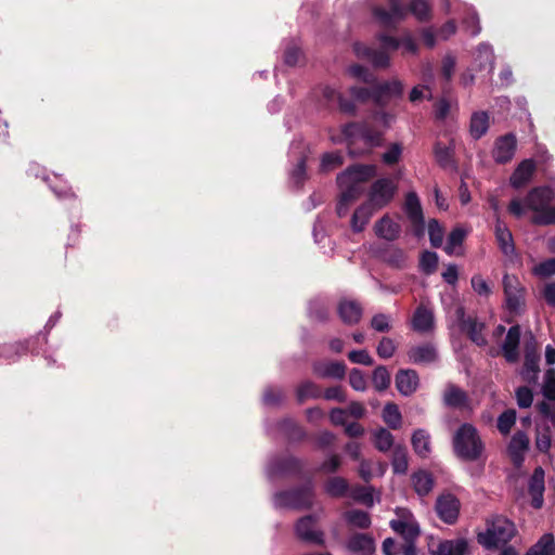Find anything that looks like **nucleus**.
Returning a JSON list of instances; mask_svg holds the SVG:
<instances>
[{
    "label": "nucleus",
    "instance_id": "1",
    "mask_svg": "<svg viewBox=\"0 0 555 555\" xmlns=\"http://www.w3.org/2000/svg\"><path fill=\"white\" fill-rule=\"evenodd\" d=\"M379 48H371L361 42L353 44V51L359 59L369 61L374 67L387 68L390 65L389 53L402 48L403 53L415 54L417 44L410 33H405L401 39L380 34L377 36Z\"/></svg>",
    "mask_w": 555,
    "mask_h": 555
},
{
    "label": "nucleus",
    "instance_id": "2",
    "mask_svg": "<svg viewBox=\"0 0 555 555\" xmlns=\"http://www.w3.org/2000/svg\"><path fill=\"white\" fill-rule=\"evenodd\" d=\"M374 176H376L374 165H354L348 167L337 177L340 196L336 211L339 217H345L348 214L350 205L363 194L365 182Z\"/></svg>",
    "mask_w": 555,
    "mask_h": 555
},
{
    "label": "nucleus",
    "instance_id": "3",
    "mask_svg": "<svg viewBox=\"0 0 555 555\" xmlns=\"http://www.w3.org/2000/svg\"><path fill=\"white\" fill-rule=\"evenodd\" d=\"M388 8L389 10L382 7L373 9V17L382 27L396 26L406 16L408 11L420 21L426 20L429 16V5L425 0H410L408 9L400 0H388Z\"/></svg>",
    "mask_w": 555,
    "mask_h": 555
},
{
    "label": "nucleus",
    "instance_id": "4",
    "mask_svg": "<svg viewBox=\"0 0 555 555\" xmlns=\"http://www.w3.org/2000/svg\"><path fill=\"white\" fill-rule=\"evenodd\" d=\"M455 454L466 461L477 460L483 450V444L477 429L470 424H463L453 437Z\"/></svg>",
    "mask_w": 555,
    "mask_h": 555
},
{
    "label": "nucleus",
    "instance_id": "5",
    "mask_svg": "<svg viewBox=\"0 0 555 555\" xmlns=\"http://www.w3.org/2000/svg\"><path fill=\"white\" fill-rule=\"evenodd\" d=\"M515 534V526L507 518L494 517L488 522L487 530L478 534V542L486 548L506 544Z\"/></svg>",
    "mask_w": 555,
    "mask_h": 555
},
{
    "label": "nucleus",
    "instance_id": "6",
    "mask_svg": "<svg viewBox=\"0 0 555 555\" xmlns=\"http://www.w3.org/2000/svg\"><path fill=\"white\" fill-rule=\"evenodd\" d=\"M341 135L349 144L361 140L369 146L378 145L383 133L373 128L369 121L361 124L350 122L343 127Z\"/></svg>",
    "mask_w": 555,
    "mask_h": 555
},
{
    "label": "nucleus",
    "instance_id": "7",
    "mask_svg": "<svg viewBox=\"0 0 555 555\" xmlns=\"http://www.w3.org/2000/svg\"><path fill=\"white\" fill-rule=\"evenodd\" d=\"M543 396L546 401L539 405L540 413L547 426L555 429V369H547L544 374L542 386Z\"/></svg>",
    "mask_w": 555,
    "mask_h": 555
},
{
    "label": "nucleus",
    "instance_id": "8",
    "mask_svg": "<svg viewBox=\"0 0 555 555\" xmlns=\"http://www.w3.org/2000/svg\"><path fill=\"white\" fill-rule=\"evenodd\" d=\"M396 191L397 184L392 179L380 178L371 185L366 201L379 210L392 201Z\"/></svg>",
    "mask_w": 555,
    "mask_h": 555
},
{
    "label": "nucleus",
    "instance_id": "9",
    "mask_svg": "<svg viewBox=\"0 0 555 555\" xmlns=\"http://www.w3.org/2000/svg\"><path fill=\"white\" fill-rule=\"evenodd\" d=\"M312 502L313 492L311 487L284 491L274 495L276 507L305 508L311 506Z\"/></svg>",
    "mask_w": 555,
    "mask_h": 555
},
{
    "label": "nucleus",
    "instance_id": "10",
    "mask_svg": "<svg viewBox=\"0 0 555 555\" xmlns=\"http://www.w3.org/2000/svg\"><path fill=\"white\" fill-rule=\"evenodd\" d=\"M318 520L319 517L317 515H308L300 518L295 527L297 537L310 544L324 545V532L318 528Z\"/></svg>",
    "mask_w": 555,
    "mask_h": 555
},
{
    "label": "nucleus",
    "instance_id": "11",
    "mask_svg": "<svg viewBox=\"0 0 555 555\" xmlns=\"http://www.w3.org/2000/svg\"><path fill=\"white\" fill-rule=\"evenodd\" d=\"M503 288L507 310L518 313L525 302V291L519 280L514 275L505 274L503 278Z\"/></svg>",
    "mask_w": 555,
    "mask_h": 555
},
{
    "label": "nucleus",
    "instance_id": "12",
    "mask_svg": "<svg viewBox=\"0 0 555 555\" xmlns=\"http://www.w3.org/2000/svg\"><path fill=\"white\" fill-rule=\"evenodd\" d=\"M372 100L380 106L386 105L390 100L400 98L403 94L404 86L399 79H391L382 83H372Z\"/></svg>",
    "mask_w": 555,
    "mask_h": 555
},
{
    "label": "nucleus",
    "instance_id": "13",
    "mask_svg": "<svg viewBox=\"0 0 555 555\" xmlns=\"http://www.w3.org/2000/svg\"><path fill=\"white\" fill-rule=\"evenodd\" d=\"M397 514L399 515V519L390 521L391 529L401 534L406 543L414 542L420 534L417 522L413 516L404 509H398Z\"/></svg>",
    "mask_w": 555,
    "mask_h": 555
},
{
    "label": "nucleus",
    "instance_id": "14",
    "mask_svg": "<svg viewBox=\"0 0 555 555\" xmlns=\"http://www.w3.org/2000/svg\"><path fill=\"white\" fill-rule=\"evenodd\" d=\"M320 92L322 95L323 106L330 107L333 104L337 103L341 112L347 114L354 113V103L350 100H346L336 88L331 86H323L320 88Z\"/></svg>",
    "mask_w": 555,
    "mask_h": 555
},
{
    "label": "nucleus",
    "instance_id": "15",
    "mask_svg": "<svg viewBox=\"0 0 555 555\" xmlns=\"http://www.w3.org/2000/svg\"><path fill=\"white\" fill-rule=\"evenodd\" d=\"M436 511L441 520L453 524L459 516L460 502L451 494L441 495L436 502Z\"/></svg>",
    "mask_w": 555,
    "mask_h": 555
},
{
    "label": "nucleus",
    "instance_id": "16",
    "mask_svg": "<svg viewBox=\"0 0 555 555\" xmlns=\"http://www.w3.org/2000/svg\"><path fill=\"white\" fill-rule=\"evenodd\" d=\"M516 151V138L514 134L508 133L496 139L492 156L496 163L505 164L509 162Z\"/></svg>",
    "mask_w": 555,
    "mask_h": 555
},
{
    "label": "nucleus",
    "instance_id": "17",
    "mask_svg": "<svg viewBox=\"0 0 555 555\" xmlns=\"http://www.w3.org/2000/svg\"><path fill=\"white\" fill-rule=\"evenodd\" d=\"M460 318H461V326L464 332L467 333L469 338L478 346H485L487 344V338L483 334L485 331V323L478 321L474 318H467L464 319V312L463 309L460 308L457 310Z\"/></svg>",
    "mask_w": 555,
    "mask_h": 555
},
{
    "label": "nucleus",
    "instance_id": "18",
    "mask_svg": "<svg viewBox=\"0 0 555 555\" xmlns=\"http://www.w3.org/2000/svg\"><path fill=\"white\" fill-rule=\"evenodd\" d=\"M420 385V378L416 371L411 369L400 370L396 375V387L403 396L414 393Z\"/></svg>",
    "mask_w": 555,
    "mask_h": 555
},
{
    "label": "nucleus",
    "instance_id": "19",
    "mask_svg": "<svg viewBox=\"0 0 555 555\" xmlns=\"http://www.w3.org/2000/svg\"><path fill=\"white\" fill-rule=\"evenodd\" d=\"M409 361L414 364H430L437 361L438 352L433 344H422L410 348Z\"/></svg>",
    "mask_w": 555,
    "mask_h": 555
},
{
    "label": "nucleus",
    "instance_id": "20",
    "mask_svg": "<svg viewBox=\"0 0 555 555\" xmlns=\"http://www.w3.org/2000/svg\"><path fill=\"white\" fill-rule=\"evenodd\" d=\"M312 369L315 375L323 378L341 379L346 374V365L339 361H318Z\"/></svg>",
    "mask_w": 555,
    "mask_h": 555
},
{
    "label": "nucleus",
    "instance_id": "21",
    "mask_svg": "<svg viewBox=\"0 0 555 555\" xmlns=\"http://www.w3.org/2000/svg\"><path fill=\"white\" fill-rule=\"evenodd\" d=\"M520 341V327L519 325L512 326L502 345L503 356L507 362L514 363L519 358L518 346Z\"/></svg>",
    "mask_w": 555,
    "mask_h": 555
},
{
    "label": "nucleus",
    "instance_id": "22",
    "mask_svg": "<svg viewBox=\"0 0 555 555\" xmlns=\"http://www.w3.org/2000/svg\"><path fill=\"white\" fill-rule=\"evenodd\" d=\"M435 326L434 312L430 308L421 305L416 308L413 319L412 327L418 333H428Z\"/></svg>",
    "mask_w": 555,
    "mask_h": 555
},
{
    "label": "nucleus",
    "instance_id": "23",
    "mask_svg": "<svg viewBox=\"0 0 555 555\" xmlns=\"http://www.w3.org/2000/svg\"><path fill=\"white\" fill-rule=\"evenodd\" d=\"M494 234L501 251L507 257L514 256L515 245L512 232L500 219H496Z\"/></svg>",
    "mask_w": 555,
    "mask_h": 555
},
{
    "label": "nucleus",
    "instance_id": "24",
    "mask_svg": "<svg viewBox=\"0 0 555 555\" xmlns=\"http://www.w3.org/2000/svg\"><path fill=\"white\" fill-rule=\"evenodd\" d=\"M534 338L530 335V344H527L526 359L522 370V377L529 383H535L538 379L539 358L534 351Z\"/></svg>",
    "mask_w": 555,
    "mask_h": 555
},
{
    "label": "nucleus",
    "instance_id": "25",
    "mask_svg": "<svg viewBox=\"0 0 555 555\" xmlns=\"http://www.w3.org/2000/svg\"><path fill=\"white\" fill-rule=\"evenodd\" d=\"M535 170V164L532 159L522 160L517 168L514 170L509 178V183L515 189H520L530 182L533 172Z\"/></svg>",
    "mask_w": 555,
    "mask_h": 555
},
{
    "label": "nucleus",
    "instance_id": "26",
    "mask_svg": "<svg viewBox=\"0 0 555 555\" xmlns=\"http://www.w3.org/2000/svg\"><path fill=\"white\" fill-rule=\"evenodd\" d=\"M376 211H378V209H375L367 201L361 204L351 216L350 225L352 231L362 232Z\"/></svg>",
    "mask_w": 555,
    "mask_h": 555
},
{
    "label": "nucleus",
    "instance_id": "27",
    "mask_svg": "<svg viewBox=\"0 0 555 555\" xmlns=\"http://www.w3.org/2000/svg\"><path fill=\"white\" fill-rule=\"evenodd\" d=\"M544 470L541 467L534 469L529 480V493L532 498V506L540 508L543 505Z\"/></svg>",
    "mask_w": 555,
    "mask_h": 555
},
{
    "label": "nucleus",
    "instance_id": "28",
    "mask_svg": "<svg viewBox=\"0 0 555 555\" xmlns=\"http://www.w3.org/2000/svg\"><path fill=\"white\" fill-rule=\"evenodd\" d=\"M338 314L345 324H357L362 317V307L354 300L344 299L338 305Z\"/></svg>",
    "mask_w": 555,
    "mask_h": 555
},
{
    "label": "nucleus",
    "instance_id": "29",
    "mask_svg": "<svg viewBox=\"0 0 555 555\" xmlns=\"http://www.w3.org/2000/svg\"><path fill=\"white\" fill-rule=\"evenodd\" d=\"M400 224L389 216L382 217L374 225L375 234L386 241H395L400 234Z\"/></svg>",
    "mask_w": 555,
    "mask_h": 555
},
{
    "label": "nucleus",
    "instance_id": "30",
    "mask_svg": "<svg viewBox=\"0 0 555 555\" xmlns=\"http://www.w3.org/2000/svg\"><path fill=\"white\" fill-rule=\"evenodd\" d=\"M490 126V116L485 111L474 112L469 121V134L473 139L478 140L483 137Z\"/></svg>",
    "mask_w": 555,
    "mask_h": 555
},
{
    "label": "nucleus",
    "instance_id": "31",
    "mask_svg": "<svg viewBox=\"0 0 555 555\" xmlns=\"http://www.w3.org/2000/svg\"><path fill=\"white\" fill-rule=\"evenodd\" d=\"M348 548L353 553L371 555L375 550L374 540L367 534L357 533L350 537Z\"/></svg>",
    "mask_w": 555,
    "mask_h": 555
},
{
    "label": "nucleus",
    "instance_id": "32",
    "mask_svg": "<svg viewBox=\"0 0 555 555\" xmlns=\"http://www.w3.org/2000/svg\"><path fill=\"white\" fill-rule=\"evenodd\" d=\"M529 439L522 431H517L511 439L508 446V452L513 459V462L519 465L522 461V455L528 449Z\"/></svg>",
    "mask_w": 555,
    "mask_h": 555
},
{
    "label": "nucleus",
    "instance_id": "33",
    "mask_svg": "<svg viewBox=\"0 0 555 555\" xmlns=\"http://www.w3.org/2000/svg\"><path fill=\"white\" fill-rule=\"evenodd\" d=\"M475 63L479 69H487L491 73L494 68V53L492 47L487 43H480L476 49Z\"/></svg>",
    "mask_w": 555,
    "mask_h": 555
},
{
    "label": "nucleus",
    "instance_id": "34",
    "mask_svg": "<svg viewBox=\"0 0 555 555\" xmlns=\"http://www.w3.org/2000/svg\"><path fill=\"white\" fill-rule=\"evenodd\" d=\"M467 542L463 539H457L441 542L434 555H467Z\"/></svg>",
    "mask_w": 555,
    "mask_h": 555
},
{
    "label": "nucleus",
    "instance_id": "35",
    "mask_svg": "<svg viewBox=\"0 0 555 555\" xmlns=\"http://www.w3.org/2000/svg\"><path fill=\"white\" fill-rule=\"evenodd\" d=\"M359 465V476L369 482L374 476H383L387 469V464L382 462L373 463L369 460L362 459Z\"/></svg>",
    "mask_w": 555,
    "mask_h": 555
},
{
    "label": "nucleus",
    "instance_id": "36",
    "mask_svg": "<svg viewBox=\"0 0 555 555\" xmlns=\"http://www.w3.org/2000/svg\"><path fill=\"white\" fill-rule=\"evenodd\" d=\"M298 466L294 457L273 459L269 462L267 472L270 477L280 474H287L294 472Z\"/></svg>",
    "mask_w": 555,
    "mask_h": 555
},
{
    "label": "nucleus",
    "instance_id": "37",
    "mask_svg": "<svg viewBox=\"0 0 555 555\" xmlns=\"http://www.w3.org/2000/svg\"><path fill=\"white\" fill-rule=\"evenodd\" d=\"M467 397L465 391L453 384H449L443 392V402L448 406H462L466 403Z\"/></svg>",
    "mask_w": 555,
    "mask_h": 555
},
{
    "label": "nucleus",
    "instance_id": "38",
    "mask_svg": "<svg viewBox=\"0 0 555 555\" xmlns=\"http://www.w3.org/2000/svg\"><path fill=\"white\" fill-rule=\"evenodd\" d=\"M412 446L420 456L426 457L430 452V437L424 429H417L412 436Z\"/></svg>",
    "mask_w": 555,
    "mask_h": 555
},
{
    "label": "nucleus",
    "instance_id": "39",
    "mask_svg": "<svg viewBox=\"0 0 555 555\" xmlns=\"http://www.w3.org/2000/svg\"><path fill=\"white\" fill-rule=\"evenodd\" d=\"M555 553V540L552 533L544 534L526 555H553Z\"/></svg>",
    "mask_w": 555,
    "mask_h": 555
},
{
    "label": "nucleus",
    "instance_id": "40",
    "mask_svg": "<svg viewBox=\"0 0 555 555\" xmlns=\"http://www.w3.org/2000/svg\"><path fill=\"white\" fill-rule=\"evenodd\" d=\"M404 209L408 217L413 222H423L422 207L416 193H408L405 197Z\"/></svg>",
    "mask_w": 555,
    "mask_h": 555
},
{
    "label": "nucleus",
    "instance_id": "41",
    "mask_svg": "<svg viewBox=\"0 0 555 555\" xmlns=\"http://www.w3.org/2000/svg\"><path fill=\"white\" fill-rule=\"evenodd\" d=\"M344 518L348 525L361 529H366L371 525L370 515L360 509H350L344 513Z\"/></svg>",
    "mask_w": 555,
    "mask_h": 555
},
{
    "label": "nucleus",
    "instance_id": "42",
    "mask_svg": "<svg viewBox=\"0 0 555 555\" xmlns=\"http://www.w3.org/2000/svg\"><path fill=\"white\" fill-rule=\"evenodd\" d=\"M466 234L467 232L461 227L453 229L448 236L447 244L444 246V251L450 256L457 255V249L462 246Z\"/></svg>",
    "mask_w": 555,
    "mask_h": 555
},
{
    "label": "nucleus",
    "instance_id": "43",
    "mask_svg": "<svg viewBox=\"0 0 555 555\" xmlns=\"http://www.w3.org/2000/svg\"><path fill=\"white\" fill-rule=\"evenodd\" d=\"M412 481H413L415 491L420 495L428 494L434 485L431 475L424 470L413 474Z\"/></svg>",
    "mask_w": 555,
    "mask_h": 555
},
{
    "label": "nucleus",
    "instance_id": "44",
    "mask_svg": "<svg viewBox=\"0 0 555 555\" xmlns=\"http://www.w3.org/2000/svg\"><path fill=\"white\" fill-rule=\"evenodd\" d=\"M349 485L343 477H332L325 483V491L335 498H341L347 494Z\"/></svg>",
    "mask_w": 555,
    "mask_h": 555
},
{
    "label": "nucleus",
    "instance_id": "45",
    "mask_svg": "<svg viewBox=\"0 0 555 555\" xmlns=\"http://www.w3.org/2000/svg\"><path fill=\"white\" fill-rule=\"evenodd\" d=\"M322 397L320 387L313 382L306 380L301 383L297 388V399L299 402H304L307 399H319Z\"/></svg>",
    "mask_w": 555,
    "mask_h": 555
},
{
    "label": "nucleus",
    "instance_id": "46",
    "mask_svg": "<svg viewBox=\"0 0 555 555\" xmlns=\"http://www.w3.org/2000/svg\"><path fill=\"white\" fill-rule=\"evenodd\" d=\"M383 420L390 428L398 429L402 422V416L398 405L395 403H387L383 410Z\"/></svg>",
    "mask_w": 555,
    "mask_h": 555
},
{
    "label": "nucleus",
    "instance_id": "47",
    "mask_svg": "<svg viewBox=\"0 0 555 555\" xmlns=\"http://www.w3.org/2000/svg\"><path fill=\"white\" fill-rule=\"evenodd\" d=\"M349 495L357 502L362 503L369 507L374 505V489L373 487L359 486L349 492Z\"/></svg>",
    "mask_w": 555,
    "mask_h": 555
},
{
    "label": "nucleus",
    "instance_id": "48",
    "mask_svg": "<svg viewBox=\"0 0 555 555\" xmlns=\"http://www.w3.org/2000/svg\"><path fill=\"white\" fill-rule=\"evenodd\" d=\"M391 464H392L393 472L396 474H405L406 473L409 464H408V452H406L405 448H403L401 446L395 447Z\"/></svg>",
    "mask_w": 555,
    "mask_h": 555
},
{
    "label": "nucleus",
    "instance_id": "49",
    "mask_svg": "<svg viewBox=\"0 0 555 555\" xmlns=\"http://www.w3.org/2000/svg\"><path fill=\"white\" fill-rule=\"evenodd\" d=\"M373 441L380 452H387L393 446V436L385 428H379L373 433Z\"/></svg>",
    "mask_w": 555,
    "mask_h": 555
},
{
    "label": "nucleus",
    "instance_id": "50",
    "mask_svg": "<svg viewBox=\"0 0 555 555\" xmlns=\"http://www.w3.org/2000/svg\"><path fill=\"white\" fill-rule=\"evenodd\" d=\"M372 382L376 390L383 391L390 385V374L386 366H377L372 375Z\"/></svg>",
    "mask_w": 555,
    "mask_h": 555
},
{
    "label": "nucleus",
    "instance_id": "51",
    "mask_svg": "<svg viewBox=\"0 0 555 555\" xmlns=\"http://www.w3.org/2000/svg\"><path fill=\"white\" fill-rule=\"evenodd\" d=\"M384 259L389 266L397 268V269L405 268L406 262H408L405 253L399 248L389 249L385 254Z\"/></svg>",
    "mask_w": 555,
    "mask_h": 555
},
{
    "label": "nucleus",
    "instance_id": "52",
    "mask_svg": "<svg viewBox=\"0 0 555 555\" xmlns=\"http://www.w3.org/2000/svg\"><path fill=\"white\" fill-rule=\"evenodd\" d=\"M280 430L289 439H299L305 436L304 429L292 418H286L279 424Z\"/></svg>",
    "mask_w": 555,
    "mask_h": 555
},
{
    "label": "nucleus",
    "instance_id": "53",
    "mask_svg": "<svg viewBox=\"0 0 555 555\" xmlns=\"http://www.w3.org/2000/svg\"><path fill=\"white\" fill-rule=\"evenodd\" d=\"M434 154L441 167H449L452 164V147L440 142L435 144Z\"/></svg>",
    "mask_w": 555,
    "mask_h": 555
},
{
    "label": "nucleus",
    "instance_id": "54",
    "mask_svg": "<svg viewBox=\"0 0 555 555\" xmlns=\"http://www.w3.org/2000/svg\"><path fill=\"white\" fill-rule=\"evenodd\" d=\"M466 17L463 20V24L467 31L470 33L472 36H477L481 31L479 16L475 9L467 8L466 9Z\"/></svg>",
    "mask_w": 555,
    "mask_h": 555
},
{
    "label": "nucleus",
    "instance_id": "55",
    "mask_svg": "<svg viewBox=\"0 0 555 555\" xmlns=\"http://www.w3.org/2000/svg\"><path fill=\"white\" fill-rule=\"evenodd\" d=\"M515 422H516V411L515 410H506L498 418V429L500 430L501 434L507 435V434H509Z\"/></svg>",
    "mask_w": 555,
    "mask_h": 555
},
{
    "label": "nucleus",
    "instance_id": "56",
    "mask_svg": "<svg viewBox=\"0 0 555 555\" xmlns=\"http://www.w3.org/2000/svg\"><path fill=\"white\" fill-rule=\"evenodd\" d=\"M438 264V256L434 251H424L421 256L420 268L426 274H431L436 271Z\"/></svg>",
    "mask_w": 555,
    "mask_h": 555
},
{
    "label": "nucleus",
    "instance_id": "57",
    "mask_svg": "<svg viewBox=\"0 0 555 555\" xmlns=\"http://www.w3.org/2000/svg\"><path fill=\"white\" fill-rule=\"evenodd\" d=\"M428 234L430 243L434 247H440L443 242V229L436 219L428 222Z\"/></svg>",
    "mask_w": 555,
    "mask_h": 555
},
{
    "label": "nucleus",
    "instance_id": "58",
    "mask_svg": "<svg viewBox=\"0 0 555 555\" xmlns=\"http://www.w3.org/2000/svg\"><path fill=\"white\" fill-rule=\"evenodd\" d=\"M348 73L352 77H354L365 83L372 85L376 81L375 76L366 67H364L362 65H358V64L351 65L348 68Z\"/></svg>",
    "mask_w": 555,
    "mask_h": 555
},
{
    "label": "nucleus",
    "instance_id": "59",
    "mask_svg": "<svg viewBox=\"0 0 555 555\" xmlns=\"http://www.w3.org/2000/svg\"><path fill=\"white\" fill-rule=\"evenodd\" d=\"M306 179V157L300 154L296 167L291 172V180L296 186H300Z\"/></svg>",
    "mask_w": 555,
    "mask_h": 555
},
{
    "label": "nucleus",
    "instance_id": "60",
    "mask_svg": "<svg viewBox=\"0 0 555 555\" xmlns=\"http://www.w3.org/2000/svg\"><path fill=\"white\" fill-rule=\"evenodd\" d=\"M343 164V156L339 153H326L321 159V170L331 171Z\"/></svg>",
    "mask_w": 555,
    "mask_h": 555
},
{
    "label": "nucleus",
    "instance_id": "61",
    "mask_svg": "<svg viewBox=\"0 0 555 555\" xmlns=\"http://www.w3.org/2000/svg\"><path fill=\"white\" fill-rule=\"evenodd\" d=\"M534 275L540 278H548L555 274V258H550L535 264L532 269Z\"/></svg>",
    "mask_w": 555,
    "mask_h": 555
},
{
    "label": "nucleus",
    "instance_id": "62",
    "mask_svg": "<svg viewBox=\"0 0 555 555\" xmlns=\"http://www.w3.org/2000/svg\"><path fill=\"white\" fill-rule=\"evenodd\" d=\"M396 344L389 337H383L376 348L377 354L382 359H389L396 351Z\"/></svg>",
    "mask_w": 555,
    "mask_h": 555
},
{
    "label": "nucleus",
    "instance_id": "63",
    "mask_svg": "<svg viewBox=\"0 0 555 555\" xmlns=\"http://www.w3.org/2000/svg\"><path fill=\"white\" fill-rule=\"evenodd\" d=\"M371 326L376 332L387 333L390 331V317L384 313L375 314L372 318Z\"/></svg>",
    "mask_w": 555,
    "mask_h": 555
},
{
    "label": "nucleus",
    "instance_id": "64",
    "mask_svg": "<svg viewBox=\"0 0 555 555\" xmlns=\"http://www.w3.org/2000/svg\"><path fill=\"white\" fill-rule=\"evenodd\" d=\"M350 386L357 391H363L366 388L365 375L358 369H352L349 374Z\"/></svg>",
    "mask_w": 555,
    "mask_h": 555
}]
</instances>
